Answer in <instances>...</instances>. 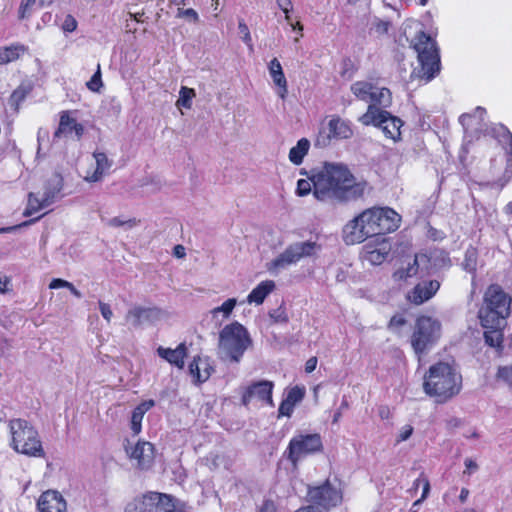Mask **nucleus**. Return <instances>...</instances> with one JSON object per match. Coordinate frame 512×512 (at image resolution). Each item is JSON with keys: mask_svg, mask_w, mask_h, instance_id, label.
Instances as JSON below:
<instances>
[{"mask_svg": "<svg viewBox=\"0 0 512 512\" xmlns=\"http://www.w3.org/2000/svg\"><path fill=\"white\" fill-rule=\"evenodd\" d=\"M313 194L320 201H355L364 196L368 183L356 181L349 169L338 163H326L312 176Z\"/></svg>", "mask_w": 512, "mask_h": 512, "instance_id": "1", "label": "nucleus"}, {"mask_svg": "<svg viewBox=\"0 0 512 512\" xmlns=\"http://www.w3.org/2000/svg\"><path fill=\"white\" fill-rule=\"evenodd\" d=\"M400 222L401 216L389 207L368 208L343 227V240L348 245L362 243L374 236L379 240L397 230Z\"/></svg>", "mask_w": 512, "mask_h": 512, "instance_id": "2", "label": "nucleus"}, {"mask_svg": "<svg viewBox=\"0 0 512 512\" xmlns=\"http://www.w3.org/2000/svg\"><path fill=\"white\" fill-rule=\"evenodd\" d=\"M462 387V376L448 363L439 362L429 368L423 389L437 403H445L456 396Z\"/></svg>", "mask_w": 512, "mask_h": 512, "instance_id": "3", "label": "nucleus"}, {"mask_svg": "<svg viewBox=\"0 0 512 512\" xmlns=\"http://www.w3.org/2000/svg\"><path fill=\"white\" fill-rule=\"evenodd\" d=\"M252 345L249 331L241 323L234 321L219 332L217 355L222 361L239 363Z\"/></svg>", "mask_w": 512, "mask_h": 512, "instance_id": "4", "label": "nucleus"}, {"mask_svg": "<svg viewBox=\"0 0 512 512\" xmlns=\"http://www.w3.org/2000/svg\"><path fill=\"white\" fill-rule=\"evenodd\" d=\"M512 299L498 284H491L485 291L483 305L479 309L480 322L497 325L506 321L511 312Z\"/></svg>", "mask_w": 512, "mask_h": 512, "instance_id": "5", "label": "nucleus"}, {"mask_svg": "<svg viewBox=\"0 0 512 512\" xmlns=\"http://www.w3.org/2000/svg\"><path fill=\"white\" fill-rule=\"evenodd\" d=\"M413 48L417 53L420 69H415L411 77L417 76L426 82L432 80L440 71V56L435 40L420 32L413 40Z\"/></svg>", "mask_w": 512, "mask_h": 512, "instance_id": "6", "label": "nucleus"}, {"mask_svg": "<svg viewBox=\"0 0 512 512\" xmlns=\"http://www.w3.org/2000/svg\"><path fill=\"white\" fill-rule=\"evenodd\" d=\"M9 428L15 451L33 457L44 456L38 432L26 420L13 419L9 423Z\"/></svg>", "mask_w": 512, "mask_h": 512, "instance_id": "7", "label": "nucleus"}, {"mask_svg": "<svg viewBox=\"0 0 512 512\" xmlns=\"http://www.w3.org/2000/svg\"><path fill=\"white\" fill-rule=\"evenodd\" d=\"M321 251V245L316 241H299L288 245L275 259L267 263V270L278 273L288 266L295 265L305 258L316 256Z\"/></svg>", "mask_w": 512, "mask_h": 512, "instance_id": "8", "label": "nucleus"}, {"mask_svg": "<svg viewBox=\"0 0 512 512\" xmlns=\"http://www.w3.org/2000/svg\"><path fill=\"white\" fill-rule=\"evenodd\" d=\"M441 324L429 316L417 318L411 345L416 354L420 355L429 350L440 338Z\"/></svg>", "mask_w": 512, "mask_h": 512, "instance_id": "9", "label": "nucleus"}, {"mask_svg": "<svg viewBox=\"0 0 512 512\" xmlns=\"http://www.w3.org/2000/svg\"><path fill=\"white\" fill-rule=\"evenodd\" d=\"M359 121L363 125H373L380 128L384 135L394 142L401 139L400 129L403 126V121L375 105H369L366 113L359 118Z\"/></svg>", "mask_w": 512, "mask_h": 512, "instance_id": "10", "label": "nucleus"}, {"mask_svg": "<svg viewBox=\"0 0 512 512\" xmlns=\"http://www.w3.org/2000/svg\"><path fill=\"white\" fill-rule=\"evenodd\" d=\"M125 512H178L173 498L167 494L149 492L135 498L125 507Z\"/></svg>", "mask_w": 512, "mask_h": 512, "instance_id": "11", "label": "nucleus"}, {"mask_svg": "<svg viewBox=\"0 0 512 512\" xmlns=\"http://www.w3.org/2000/svg\"><path fill=\"white\" fill-rule=\"evenodd\" d=\"M351 92L361 101L369 105L387 107L391 103V92L387 88H379L367 81H357L351 85Z\"/></svg>", "mask_w": 512, "mask_h": 512, "instance_id": "12", "label": "nucleus"}, {"mask_svg": "<svg viewBox=\"0 0 512 512\" xmlns=\"http://www.w3.org/2000/svg\"><path fill=\"white\" fill-rule=\"evenodd\" d=\"M322 449V440L319 434H300L294 436L288 445V459L293 465L304 456L318 452Z\"/></svg>", "mask_w": 512, "mask_h": 512, "instance_id": "13", "label": "nucleus"}, {"mask_svg": "<svg viewBox=\"0 0 512 512\" xmlns=\"http://www.w3.org/2000/svg\"><path fill=\"white\" fill-rule=\"evenodd\" d=\"M308 498L312 504L329 509L341 503L342 494L327 481L321 486L309 488Z\"/></svg>", "mask_w": 512, "mask_h": 512, "instance_id": "14", "label": "nucleus"}, {"mask_svg": "<svg viewBox=\"0 0 512 512\" xmlns=\"http://www.w3.org/2000/svg\"><path fill=\"white\" fill-rule=\"evenodd\" d=\"M352 134V129L346 121L339 117H334L330 119L327 126L320 131L315 145L325 147L332 139H348Z\"/></svg>", "mask_w": 512, "mask_h": 512, "instance_id": "15", "label": "nucleus"}, {"mask_svg": "<svg viewBox=\"0 0 512 512\" xmlns=\"http://www.w3.org/2000/svg\"><path fill=\"white\" fill-rule=\"evenodd\" d=\"M273 388L274 383L269 380L253 382L244 389L241 402L244 406H248V404L255 399L270 407H274L272 399Z\"/></svg>", "mask_w": 512, "mask_h": 512, "instance_id": "16", "label": "nucleus"}, {"mask_svg": "<svg viewBox=\"0 0 512 512\" xmlns=\"http://www.w3.org/2000/svg\"><path fill=\"white\" fill-rule=\"evenodd\" d=\"M164 311L158 307L135 306L129 309L125 320L133 327H140L144 324H153L162 319Z\"/></svg>", "mask_w": 512, "mask_h": 512, "instance_id": "17", "label": "nucleus"}, {"mask_svg": "<svg viewBox=\"0 0 512 512\" xmlns=\"http://www.w3.org/2000/svg\"><path fill=\"white\" fill-rule=\"evenodd\" d=\"M497 137L506 153V167L498 185L504 187L512 179V133L503 125L497 128Z\"/></svg>", "mask_w": 512, "mask_h": 512, "instance_id": "18", "label": "nucleus"}, {"mask_svg": "<svg viewBox=\"0 0 512 512\" xmlns=\"http://www.w3.org/2000/svg\"><path fill=\"white\" fill-rule=\"evenodd\" d=\"M37 507L40 512H67L66 500L56 490L43 492L37 501Z\"/></svg>", "mask_w": 512, "mask_h": 512, "instance_id": "19", "label": "nucleus"}, {"mask_svg": "<svg viewBox=\"0 0 512 512\" xmlns=\"http://www.w3.org/2000/svg\"><path fill=\"white\" fill-rule=\"evenodd\" d=\"M127 453L142 470L149 469L154 462V447L150 442L138 441L131 451L127 450Z\"/></svg>", "mask_w": 512, "mask_h": 512, "instance_id": "20", "label": "nucleus"}, {"mask_svg": "<svg viewBox=\"0 0 512 512\" xmlns=\"http://www.w3.org/2000/svg\"><path fill=\"white\" fill-rule=\"evenodd\" d=\"M440 288V283L437 280H428L418 283L413 290L409 293L408 299L410 302L420 305L431 299Z\"/></svg>", "mask_w": 512, "mask_h": 512, "instance_id": "21", "label": "nucleus"}, {"mask_svg": "<svg viewBox=\"0 0 512 512\" xmlns=\"http://www.w3.org/2000/svg\"><path fill=\"white\" fill-rule=\"evenodd\" d=\"M61 187L59 183L53 190H46L42 197L39 198L34 193L29 194L28 205L24 211L25 216H30L34 213L39 212L41 209L48 207L51 203H53L54 198L57 193L60 192Z\"/></svg>", "mask_w": 512, "mask_h": 512, "instance_id": "22", "label": "nucleus"}, {"mask_svg": "<svg viewBox=\"0 0 512 512\" xmlns=\"http://www.w3.org/2000/svg\"><path fill=\"white\" fill-rule=\"evenodd\" d=\"M190 374L196 379L198 383H203L209 379L214 367L212 366L209 358H201L200 356L194 357L189 365Z\"/></svg>", "mask_w": 512, "mask_h": 512, "instance_id": "23", "label": "nucleus"}, {"mask_svg": "<svg viewBox=\"0 0 512 512\" xmlns=\"http://www.w3.org/2000/svg\"><path fill=\"white\" fill-rule=\"evenodd\" d=\"M93 157L96 162V167L92 172L87 171L84 177L87 182L100 181L112 166V161L109 160L107 155L103 152H94Z\"/></svg>", "mask_w": 512, "mask_h": 512, "instance_id": "24", "label": "nucleus"}, {"mask_svg": "<svg viewBox=\"0 0 512 512\" xmlns=\"http://www.w3.org/2000/svg\"><path fill=\"white\" fill-rule=\"evenodd\" d=\"M380 240L381 241L376 248L370 249V244L365 246L366 252L364 258L372 265L382 264L391 251V244L387 241V239L382 237Z\"/></svg>", "mask_w": 512, "mask_h": 512, "instance_id": "25", "label": "nucleus"}, {"mask_svg": "<svg viewBox=\"0 0 512 512\" xmlns=\"http://www.w3.org/2000/svg\"><path fill=\"white\" fill-rule=\"evenodd\" d=\"M269 74L278 87V95L281 99H285L288 93L287 80L284 75L282 66L277 58H273L268 64Z\"/></svg>", "mask_w": 512, "mask_h": 512, "instance_id": "26", "label": "nucleus"}, {"mask_svg": "<svg viewBox=\"0 0 512 512\" xmlns=\"http://www.w3.org/2000/svg\"><path fill=\"white\" fill-rule=\"evenodd\" d=\"M83 131V126L77 123L76 119L71 118L68 112H62L58 129L54 133V139L60 138L63 135H69L72 132H75L77 138H80Z\"/></svg>", "mask_w": 512, "mask_h": 512, "instance_id": "27", "label": "nucleus"}, {"mask_svg": "<svg viewBox=\"0 0 512 512\" xmlns=\"http://www.w3.org/2000/svg\"><path fill=\"white\" fill-rule=\"evenodd\" d=\"M157 353L161 358L165 359L170 364H173L180 369L184 367V358L187 354L185 344L181 343L175 349L164 348L160 346L157 349Z\"/></svg>", "mask_w": 512, "mask_h": 512, "instance_id": "28", "label": "nucleus"}, {"mask_svg": "<svg viewBox=\"0 0 512 512\" xmlns=\"http://www.w3.org/2000/svg\"><path fill=\"white\" fill-rule=\"evenodd\" d=\"M481 326L485 329L484 331V339L486 344L491 347L498 348L501 346L503 341V332L502 329L506 324V321L500 322L497 325H490L489 323L480 322Z\"/></svg>", "mask_w": 512, "mask_h": 512, "instance_id": "29", "label": "nucleus"}, {"mask_svg": "<svg viewBox=\"0 0 512 512\" xmlns=\"http://www.w3.org/2000/svg\"><path fill=\"white\" fill-rule=\"evenodd\" d=\"M26 52H28V47L20 43L0 47V65H6L18 60Z\"/></svg>", "mask_w": 512, "mask_h": 512, "instance_id": "30", "label": "nucleus"}, {"mask_svg": "<svg viewBox=\"0 0 512 512\" xmlns=\"http://www.w3.org/2000/svg\"><path fill=\"white\" fill-rule=\"evenodd\" d=\"M274 288V281H262L247 296L248 303L262 304L265 298L274 290Z\"/></svg>", "mask_w": 512, "mask_h": 512, "instance_id": "31", "label": "nucleus"}, {"mask_svg": "<svg viewBox=\"0 0 512 512\" xmlns=\"http://www.w3.org/2000/svg\"><path fill=\"white\" fill-rule=\"evenodd\" d=\"M426 255H415L413 262L408 263L407 267H401L393 273L395 281H406L415 276L418 272L419 263L426 260Z\"/></svg>", "mask_w": 512, "mask_h": 512, "instance_id": "32", "label": "nucleus"}, {"mask_svg": "<svg viewBox=\"0 0 512 512\" xmlns=\"http://www.w3.org/2000/svg\"><path fill=\"white\" fill-rule=\"evenodd\" d=\"M154 400H147L139 404L132 412L131 416V429L134 434H139L141 431V423L147 411L154 407Z\"/></svg>", "mask_w": 512, "mask_h": 512, "instance_id": "33", "label": "nucleus"}, {"mask_svg": "<svg viewBox=\"0 0 512 512\" xmlns=\"http://www.w3.org/2000/svg\"><path fill=\"white\" fill-rule=\"evenodd\" d=\"M310 149V141L307 138H301L297 144L293 146L290 151L288 158L294 165H300L303 162L304 157L308 154Z\"/></svg>", "mask_w": 512, "mask_h": 512, "instance_id": "34", "label": "nucleus"}, {"mask_svg": "<svg viewBox=\"0 0 512 512\" xmlns=\"http://www.w3.org/2000/svg\"><path fill=\"white\" fill-rule=\"evenodd\" d=\"M31 87L29 85L21 84L10 95L8 99V106L14 113H18L20 104L30 94Z\"/></svg>", "mask_w": 512, "mask_h": 512, "instance_id": "35", "label": "nucleus"}, {"mask_svg": "<svg viewBox=\"0 0 512 512\" xmlns=\"http://www.w3.org/2000/svg\"><path fill=\"white\" fill-rule=\"evenodd\" d=\"M236 304L237 300L235 298H229L222 305L213 308L210 313L213 317H217L221 313L223 318L226 319L231 315Z\"/></svg>", "mask_w": 512, "mask_h": 512, "instance_id": "36", "label": "nucleus"}, {"mask_svg": "<svg viewBox=\"0 0 512 512\" xmlns=\"http://www.w3.org/2000/svg\"><path fill=\"white\" fill-rule=\"evenodd\" d=\"M195 97V91L192 88L182 86L179 92V99L176 102L178 107L191 108L192 99Z\"/></svg>", "mask_w": 512, "mask_h": 512, "instance_id": "37", "label": "nucleus"}, {"mask_svg": "<svg viewBox=\"0 0 512 512\" xmlns=\"http://www.w3.org/2000/svg\"><path fill=\"white\" fill-rule=\"evenodd\" d=\"M486 113L485 109L482 108V107H477L474 111L473 114H462L460 117H459V122L461 123V125L464 127L465 130H467L471 124H472V121L478 117L479 120L481 121L483 119V116L484 114Z\"/></svg>", "mask_w": 512, "mask_h": 512, "instance_id": "38", "label": "nucleus"}, {"mask_svg": "<svg viewBox=\"0 0 512 512\" xmlns=\"http://www.w3.org/2000/svg\"><path fill=\"white\" fill-rule=\"evenodd\" d=\"M422 484L423 485V491H422V496L420 499L416 500L414 503H413V507H416L418 505H420L424 499H426V497L428 496L429 494V491H430V483H429V480L423 476V474L420 475L419 478H417L414 483H413V488L414 489H417L419 487V485Z\"/></svg>", "mask_w": 512, "mask_h": 512, "instance_id": "39", "label": "nucleus"}, {"mask_svg": "<svg viewBox=\"0 0 512 512\" xmlns=\"http://www.w3.org/2000/svg\"><path fill=\"white\" fill-rule=\"evenodd\" d=\"M476 264H477V255L475 249H468L465 253V258L463 261V268L467 272H474L476 270Z\"/></svg>", "mask_w": 512, "mask_h": 512, "instance_id": "40", "label": "nucleus"}, {"mask_svg": "<svg viewBox=\"0 0 512 512\" xmlns=\"http://www.w3.org/2000/svg\"><path fill=\"white\" fill-rule=\"evenodd\" d=\"M305 395V389L299 386L292 387L288 390L286 399L294 406L302 401Z\"/></svg>", "mask_w": 512, "mask_h": 512, "instance_id": "41", "label": "nucleus"}, {"mask_svg": "<svg viewBox=\"0 0 512 512\" xmlns=\"http://www.w3.org/2000/svg\"><path fill=\"white\" fill-rule=\"evenodd\" d=\"M103 86L102 78H101V69L98 64L97 71L91 77V79L87 82V87L89 90L93 92H99L100 88Z\"/></svg>", "mask_w": 512, "mask_h": 512, "instance_id": "42", "label": "nucleus"}, {"mask_svg": "<svg viewBox=\"0 0 512 512\" xmlns=\"http://www.w3.org/2000/svg\"><path fill=\"white\" fill-rule=\"evenodd\" d=\"M312 188H313L312 177L309 179H299L297 182L296 193L299 196H306L312 191Z\"/></svg>", "mask_w": 512, "mask_h": 512, "instance_id": "43", "label": "nucleus"}, {"mask_svg": "<svg viewBox=\"0 0 512 512\" xmlns=\"http://www.w3.org/2000/svg\"><path fill=\"white\" fill-rule=\"evenodd\" d=\"M238 30L243 42L249 47L250 50H253L251 34L248 26L245 24L243 20L239 21Z\"/></svg>", "mask_w": 512, "mask_h": 512, "instance_id": "44", "label": "nucleus"}, {"mask_svg": "<svg viewBox=\"0 0 512 512\" xmlns=\"http://www.w3.org/2000/svg\"><path fill=\"white\" fill-rule=\"evenodd\" d=\"M406 324V319L403 315L397 314L394 315L388 324V328L393 332H398L401 327H403Z\"/></svg>", "mask_w": 512, "mask_h": 512, "instance_id": "45", "label": "nucleus"}, {"mask_svg": "<svg viewBox=\"0 0 512 512\" xmlns=\"http://www.w3.org/2000/svg\"><path fill=\"white\" fill-rule=\"evenodd\" d=\"M294 405H292L286 398L282 400L278 409V418L290 417L294 411Z\"/></svg>", "mask_w": 512, "mask_h": 512, "instance_id": "46", "label": "nucleus"}, {"mask_svg": "<svg viewBox=\"0 0 512 512\" xmlns=\"http://www.w3.org/2000/svg\"><path fill=\"white\" fill-rule=\"evenodd\" d=\"M497 377L509 384H512V364L498 368Z\"/></svg>", "mask_w": 512, "mask_h": 512, "instance_id": "47", "label": "nucleus"}, {"mask_svg": "<svg viewBox=\"0 0 512 512\" xmlns=\"http://www.w3.org/2000/svg\"><path fill=\"white\" fill-rule=\"evenodd\" d=\"M270 317L276 323H286L288 321V316L283 307H278L277 309L271 311Z\"/></svg>", "mask_w": 512, "mask_h": 512, "instance_id": "48", "label": "nucleus"}, {"mask_svg": "<svg viewBox=\"0 0 512 512\" xmlns=\"http://www.w3.org/2000/svg\"><path fill=\"white\" fill-rule=\"evenodd\" d=\"M413 431L414 429L410 424H406L401 427L396 438V443L408 440L413 434Z\"/></svg>", "mask_w": 512, "mask_h": 512, "instance_id": "49", "label": "nucleus"}, {"mask_svg": "<svg viewBox=\"0 0 512 512\" xmlns=\"http://www.w3.org/2000/svg\"><path fill=\"white\" fill-rule=\"evenodd\" d=\"M137 224L136 219L122 220L119 217H114L107 221V225L110 227H120L123 225H128L129 227H133Z\"/></svg>", "mask_w": 512, "mask_h": 512, "instance_id": "50", "label": "nucleus"}, {"mask_svg": "<svg viewBox=\"0 0 512 512\" xmlns=\"http://www.w3.org/2000/svg\"><path fill=\"white\" fill-rule=\"evenodd\" d=\"M76 28L77 21L75 20V18L71 15H67L63 22L62 29L65 32H73Z\"/></svg>", "mask_w": 512, "mask_h": 512, "instance_id": "51", "label": "nucleus"}, {"mask_svg": "<svg viewBox=\"0 0 512 512\" xmlns=\"http://www.w3.org/2000/svg\"><path fill=\"white\" fill-rule=\"evenodd\" d=\"M465 470L463 471L464 475H471L475 473L479 466L472 458H466L464 461Z\"/></svg>", "mask_w": 512, "mask_h": 512, "instance_id": "52", "label": "nucleus"}, {"mask_svg": "<svg viewBox=\"0 0 512 512\" xmlns=\"http://www.w3.org/2000/svg\"><path fill=\"white\" fill-rule=\"evenodd\" d=\"M99 309L101 312L102 317L107 321L110 322L111 318L113 316V312L110 308V305L107 303H104L102 301H99Z\"/></svg>", "mask_w": 512, "mask_h": 512, "instance_id": "53", "label": "nucleus"}, {"mask_svg": "<svg viewBox=\"0 0 512 512\" xmlns=\"http://www.w3.org/2000/svg\"><path fill=\"white\" fill-rule=\"evenodd\" d=\"M70 283L71 282H68L66 280H63L60 278H55L50 282L49 288L50 289L68 288V286H70Z\"/></svg>", "mask_w": 512, "mask_h": 512, "instance_id": "54", "label": "nucleus"}, {"mask_svg": "<svg viewBox=\"0 0 512 512\" xmlns=\"http://www.w3.org/2000/svg\"><path fill=\"white\" fill-rule=\"evenodd\" d=\"M374 28L377 33L379 34H385L388 32L389 23L386 21L378 20L374 24Z\"/></svg>", "mask_w": 512, "mask_h": 512, "instance_id": "55", "label": "nucleus"}, {"mask_svg": "<svg viewBox=\"0 0 512 512\" xmlns=\"http://www.w3.org/2000/svg\"><path fill=\"white\" fill-rule=\"evenodd\" d=\"M260 512H276V506L273 501L265 500L260 507Z\"/></svg>", "mask_w": 512, "mask_h": 512, "instance_id": "56", "label": "nucleus"}, {"mask_svg": "<svg viewBox=\"0 0 512 512\" xmlns=\"http://www.w3.org/2000/svg\"><path fill=\"white\" fill-rule=\"evenodd\" d=\"M179 15L181 16H185V17H189V18H192L194 21H197L198 20V14L197 12L192 9V8H188L186 10H181L179 9Z\"/></svg>", "mask_w": 512, "mask_h": 512, "instance_id": "57", "label": "nucleus"}, {"mask_svg": "<svg viewBox=\"0 0 512 512\" xmlns=\"http://www.w3.org/2000/svg\"><path fill=\"white\" fill-rule=\"evenodd\" d=\"M36 0H23L20 5L21 18H24L26 10L35 4Z\"/></svg>", "mask_w": 512, "mask_h": 512, "instance_id": "58", "label": "nucleus"}, {"mask_svg": "<svg viewBox=\"0 0 512 512\" xmlns=\"http://www.w3.org/2000/svg\"><path fill=\"white\" fill-rule=\"evenodd\" d=\"M316 366H317V358L311 357L305 363V371L307 373H311L316 369Z\"/></svg>", "mask_w": 512, "mask_h": 512, "instance_id": "59", "label": "nucleus"}, {"mask_svg": "<svg viewBox=\"0 0 512 512\" xmlns=\"http://www.w3.org/2000/svg\"><path fill=\"white\" fill-rule=\"evenodd\" d=\"M276 2L279 8L284 12V14L289 13L292 5L291 0H276Z\"/></svg>", "mask_w": 512, "mask_h": 512, "instance_id": "60", "label": "nucleus"}, {"mask_svg": "<svg viewBox=\"0 0 512 512\" xmlns=\"http://www.w3.org/2000/svg\"><path fill=\"white\" fill-rule=\"evenodd\" d=\"M9 279L5 275L0 274V293H5L9 284Z\"/></svg>", "mask_w": 512, "mask_h": 512, "instance_id": "61", "label": "nucleus"}, {"mask_svg": "<svg viewBox=\"0 0 512 512\" xmlns=\"http://www.w3.org/2000/svg\"><path fill=\"white\" fill-rule=\"evenodd\" d=\"M174 255L178 258H182L185 256V249L182 245H176L174 247Z\"/></svg>", "mask_w": 512, "mask_h": 512, "instance_id": "62", "label": "nucleus"}, {"mask_svg": "<svg viewBox=\"0 0 512 512\" xmlns=\"http://www.w3.org/2000/svg\"><path fill=\"white\" fill-rule=\"evenodd\" d=\"M389 415H390V411H389V409L387 407H380V409H379V416L382 419H388Z\"/></svg>", "mask_w": 512, "mask_h": 512, "instance_id": "63", "label": "nucleus"}, {"mask_svg": "<svg viewBox=\"0 0 512 512\" xmlns=\"http://www.w3.org/2000/svg\"><path fill=\"white\" fill-rule=\"evenodd\" d=\"M291 27L294 31L299 33V37H302L303 25L300 22H296L295 24H291Z\"/></svg>", "mask_w": 512, "mask_h": 512, "instance_id": "64", "label": "nucleus"}]
</instances>
